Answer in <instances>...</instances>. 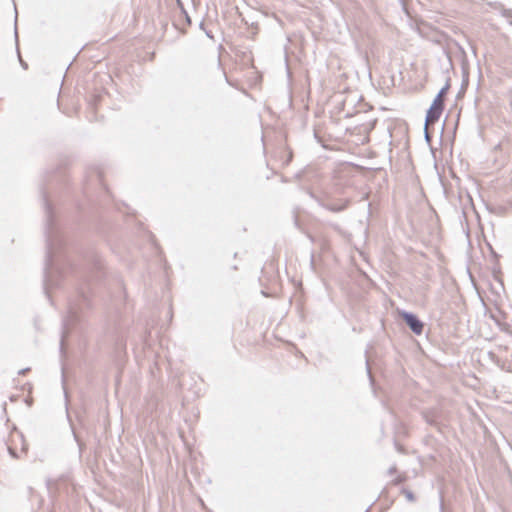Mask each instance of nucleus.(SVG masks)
Returning <instances> with one entry per match:
<instances>
[{"mask_svg":"<svg viewBox=\"0 0 512 512\" xmlns=\"http://www.w3.org/2000/svg\"><path fill=\"white\" fill-rule=\"evenodd\" d=\"M42 200L45 210L46 237L43 289L50 300V290L59 285L67 271L72 269V265L63 253L64 238L56 224L53 209L44 192H42Z\"/></svg>","mask_w":512,"mask_h":512,"instance_id":"f257e3e1","label":"nucleus"},{"mask_svg":"<svg viewBox=\"0 0 512 512\" xmlns=\"http://www.w3.org/2000/svg\"><path fill=\"white\" fill-rule=\"evenodd\" d=\"M84 307H89V299L84 289H81L76 300L69 302L66 317L63 319V331L60 340V350H63L64 341L71 326L80 320V312Z\"/></svg>","mask_w":512,"mask_h":512,"instance_id":"f03ea898","label":"nucleus"},{"mask_svg":"<svg viewBox=\"0 0 512 512\" xmlns=\"http://www.w3.org/2000/svg\"><path fill=\"white\" fill-rule=\"evenodd\" d=\"M450 88V79L448 78L445 85L439 90L433 99L429 109L426 112V124L437 122L444 110V97Z\"/></svg>","mask_w":512,"mask_h":512,"instance_id":"7ed1b4c3","label":"nucleus"},{"mask_svg":"<svg viewBox=\"0 0 512 512\" xmlns=\"http://www.w3.org/2000/svg\"><path fill=\"white\" fill-rule=\"evenodd\" d=\"M86 265L85 276L89 279H99L103 274L104 264L98 253L91 252L86 258Z\"/></svg>","mask_w":512,"mask_h":512,"instance_id":"20e7f679","label":"nucleus"},{"mask_svg":"<svg viewBox=\"0 0 512 512\" xmlns=\"http://www.w3.org/2000/svg\"><path fill=\"white\" fill-rule=\"evenodd\" d=\"M400 316L404 323L410 328V330L414 334H422L424 329V323L419 319V317L416 314L409 311H402L400 312Z\"/></svg>","mask_w":512,"mask_h":512,"instance_id":"39448f33","label":"nucleus"},{"mask_svg":"<svg viewBox=\"0 0 512 512\" xmlns=\"http://www.w3.org/2000/svg\"><path fill=\"white\" fill-rule=\"evenodd\" d=\"M422 416L428 425L435 427L438 431L442 430L440 422L442 417L441 410L437 408L428 409L422 412Z\"/></svg>","mask_w":512,"mask_h":512,"instance_id":"423d86ee","label":"nucleus"},{"mask_svg":"<svg viewBox=\"0 0 512 512\" xmlns=\"http://www.w3.org/2000/svg\"><path fill=\"white\" fill-rule=\"evenodd\" d=\"M319 204L321 207H323L324 209H326L328 211L338 213V212L345 210L348 207L349 200H340V201L337 200L335 202L320 201Z\"/></svg>","mask_w":512,"mask_h":512,"instance_id":"0eeeda50","label":"nucleus"},{"mask_svg":"<svg viewBox=\"0 0 512 512\" xmlns=\"http://www.w3.org/2000/svg\"><path fill=\"white\" fill-rule=\"evenodd\" d=\"M177 3H178V5L180 6L181 11H182V13H183V14H184V16H185L186 22H187L189 25H191V18H190V16L188 15L187 11L184 9L183 4L181 3V1H180V0H177Z\"/></svg>","mask_w":512,"mask_h":512,"instance_id":"6e6552de","label":"nucleus"},{"mask_svg":"<svg viewBox=\"0 0 512 512\" xmlns=\"http://www.w3.org/2000/svg\"><path fill=\"white\" fill-rule=\"evenodd\" d=\"M402 493L405 495L406 499L410 502L415 500L414 494L412 491L408 489H403Z\"/></svg>","mask_w":512,"mask_h":512,"instance_id":"1a4fd4ad","label":"nucleus"},{"mask_svg":"<svg viewBox=\"0 0 512 512\" xmlns=\"http://www.w3.org/2000/svg\"><path fill=\"white\" fill-rule=\"evenodd\" d=\"M72 433H73V437H74L75 441H76V442H77V444H78L79 451H80V453H81V452L83 451V449H84V443H82V442L79 440V438H78V436H77V434H76V432H75V430H74L73 428H72Z\"/></svg>","mask_w":512,"mask_h":512,"instance_id":"9d476101","label":"nucleus"},{"mask_svg":"<svg viewBox=\"0 0 512 512\" xmlns=\"http://www.w3.org/2000/svg\"><path fill=\"white\" fill-rule=\"evenodd\" d=\"M427 125L428 124L425 123L424 137H425V140L429 143L431 141V135L427 130Z\"/></svg>","mask_w":512,"mask_h":512,"instance_id":"9b49d317","label":"nucleus"},{"mask_svg":"<svg viewBox=\"0 0 512 512\" xmlns=\"http://www.w3.org/2000/svg\"><path fill=\"white\" fill-rule=\"evenodd\" d=\"M29 370H30L29 367L21 369V370H19L18 374L19 375H25Z\"/></svg>","mask_w":512,"mask_h":512,"instance_id":"f8f14e48","label":"nucleus"},{"mask_svg":"<svg viewBox=\"0 0 512 512\" xmlns=\"http://www.w3.org/2000/svg\"><path fill=\"white\" fill-rule=\"evenodd\" d=\"M8 450H9L10 455L13 458H18V455L15 453V451L12 448L8 447Z\"/></svg>","mask_w":512,"mask_h":512,"instance_id":"ddd939ff","label":"nucleus"},{"mask_svg":"<svg viewBox=\"0 0 512 512\" xmlns=\"http://www.w3.org/2000/svg\"><path fill=\"white\" fill-rule=\"evenodd\" d=\"M19 60H20V64H21V66H22L24 69H27V67H28L27 63H26L25 61H23V60L21 59V57H20V56H19Z\"/></svg>","mask_w":512,"mask_h":512,"instance_id":"4468645a","label":"nucleus"},{"mask_svg":"<svg viewBox=\"0 0 512 512\" xmlns=\"http://www.w3.org/2000/svg\"><path fill=\"white\" fill-rule=\"evenodd\" d=\"M366 368H367V373H368L369 377L371 378V372H370L368 360H366Z\"/></svg>","mask_w":512,"mask_h":512,"instance_id":"2eb2a0df","label":"nucleus"},{"mask_svg":"<svg viewBox=\"0 0 512 512\" xmlns=\"http://www.w3.org/2000/svg\"><path fill=\"white\" fill-rule=\"evenodd\" d=\"M313 263H314V255L312 254L311 255V265H313Z\"/></svg>","mask_w":512,"mask_h":512,"instance_id":"dca6fc26","label":"nucleus"},{"mask_svg":"<svg viewBox=\"0 0 512 512\" xmlns=\"http://www.w3.org/2000/svg\"><path fill=\"white\" fill-rule=\"evenodd\" d=\"M395 471V467L389 469V473H393Z\"/></svg>","mask_w":512,"mask_h":512,"instance_id":"f3484780","label":"nucleus"},{"mask_svg":"<svg viewBox=\"0 0 512 512\" xmlns=\"http://www.w3.org/2000/svg\"><path fill=\"white\" fill-rule=\"evenodd\" d=\"M206 36L212 38V35L209 32H207V31H206Z\"/></svg>","mask_w":512,"mask_h":512,"instance_id":"a211bd4d","label":"nucleus"},{"mask_svg":"<svg viewBox=\"0 0 512 512\" xmlns=\"http://www.w3.org/2000/svg\"><path fill=\"white\" fill-rule=\"evenodd\" d=\"M467 82H468V79H465V80L463 81L462 87L464 86V84H465V83L467 84Z\"/></svg>","mask_w":512,"mask_h":512,"instance_id":"6ab92c4d","label":"nucleus"},{"mask_svg":"<svg viewBox=\"0 0 512 512\" xmlns=\"http://www.w3.org/2000/svg\"><path fill=\"white\" fill-rule=\"evenodd\" d=\"M491 252H492V254H493L495 257H497V255H496L495 251H493V250L491 249Z\"/></svg>","mask_w":512,"mask_h":512,"instance_id":"aec40b11","label":"nucleus"}]
</instances>
